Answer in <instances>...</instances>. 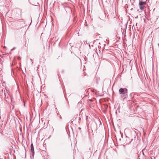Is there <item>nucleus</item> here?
I'll return each instance as SVG.
<instances>
[{"mask_svg":"<svg viewBox=\"0 0 159 159\" xmlns=\"http://www.w3.org/2000/svg\"><path fill=\"white\" fill-rule=\"evenodd\" d=\"M65 9L66 10V9L68 10V9H70V7H66V8Z\"/></svg>","mask_w":159,"mask_h":159,"instance_id":"1a4fd4ad","label":"nucleus"},{"mask_svg":"<svg viewBox=\"0 0 159 159\" xmlns=\"http://www.w3.org/2000/svg\"><path fill=\"white\" fill-rule=\"evenodd\" d=\"M18 59L19 60V59H20V57H18Z\"/></svg>","mask_w":159,"mask_h":159,"instance_id":"9d476101","label":"nucleus"},{"mask_svg":"<svg viewBox=\"0 0 159 159\" xmlns=\"http://www.w3.org/2000/svg\"><path fill=\"white\" fill-rule=\"evenodd\" d=\"M32 148H34L33 145V143H32L31 144V146H30V149H32Z\"/></svg>","mask_w":159,"mask_h":159,"instance_id":"6e6552de","label":"nucleus"},{"mask_svg":"<svg viewBox=\"0 0 159 159\" xmlns=\"http://www.w3.org/2000/svg\"><path fill=\"white\" fill-rule=\"evenodd\" d=\"M30 154L32 156L34 157V148L30 149Z\"/></svg>","mask_w":159,"mask_h":159,"instance_id":"20e7f679","label":"nucleus"},{"mask_svg":"<svg viewBox=\"0 0 159 159\" xmlns=\"http://www.w3.org/2000/svg\"><path fill=\"white\" fill-rule=\"evenodd\" d=\"M144 10L143 11H140V13H142L143 14V15L144 14H145V12L144 11Z\"/></svg>","mask_w":159,"mask_h":159,"instance_id":"0eeeda50","label":"nucleus"},{"mask_svg":"<svg viewBox=\"0 0 159 159\" xmlns=\"http://www.w3.org/2000/svg\"><path fill=\"white\" fill-rule=\"evenodd\" d=\"M146 3L145 1H143V0H140L139 2V6H142Z\"/></svg>","mask_w":159,"mask_h":159,"instance_id":"7ed1b4c3","label":"nucleus"},{"mask_svg":"<svg viewBox=\"0 0 159 159\" xmlns=\"http://www.w3.org/2000/svg\"><path fill=\"white\" fill-rule=\"evenodd\" d=\"M121 96L123 98H126L127 96V89H125V91L124 92L121 94Z\"/></svg>","mask_w":159,"mask_h":159,"instance_id":"f257e3e1","label":"nucleus"},{"mask_svg":"<svg viewBox=\"0 0 159 159\" xmlns=\"http://www.w3.org/2000/svg\"><path fill=\"white\" fill-rule=\"evenodd\" d=\"M140 6V8L141 10H143V9H144V7L143 6Z\"/></svg>","mask_w":159,"mask_h":159,"instance_id":"423d86ee","label":"nucleus"},{"mask_svg":"<svg viewBox=\"0 0 159 159\" xmlns=\"http://www.w3.org/2000/svg\"><path fill=\"white\" fill-rule=\"evenodd\" d=\"M79 129H80V127H79Z\"/></svg>","mask_w":159,"mask_h":159,"instance_id":"f8f14e48","label":"nucleus"},{"mask_svg":"<svg viewBox=\"0 0 159 159\" xmlns=\"http://www.w3.org/2000/svg\"><path fill=\"white\" fill-rule=\"evenodd\" d=\"M15 49V48H13V49H11V50H12L13 49Z\"/></svg>","mask_w":159,"mask_h":159,"instance_id":"9b49d317","label":"nucleus"},{"mask_svg":"<svg viewBox=\"0 0 159 159\" xmlns=\"http://www.w3.org/2000/svg\"><path fill=\"white\" fill-rule=\"evenodd\" d=\"M125 91V89H123V88H120V89L119 91L120 93V94H122V93H123L124 91Z\"/></svg>","mask_w":159,"mask_h":159,"instance_id":"39448f33","label":"nucleus"},{"mask_svg":"<svg viewBox=\"0 0 159 159\" xmlns=\"http://www.w3.org/2000/svg\"><path fill=\"white\" fill-rule=\"evenodd\" d=\"M9 98H10V100H11V104H13V102H12V98L11 97H6V96L5 95V99L6 101L7 102H9Z\"/></svg>","mask_w":159,"mask_h":159,"instance_id":"f03ea898","label":"nucleus"},{"mask_svg":"<svg viewBox=\"0 0 159 159\" xmlns=\"http://www.w3.org/2000/svg\"><path fill=\"white\" fill-rule=\"evenodd\" d=\"M133 10V9H132H132H131V10Z\"/></svg>","mask_w":159,"mask_h":159,"instance_id":"ddd939ff","label":"nucleus"}]
</instances>
